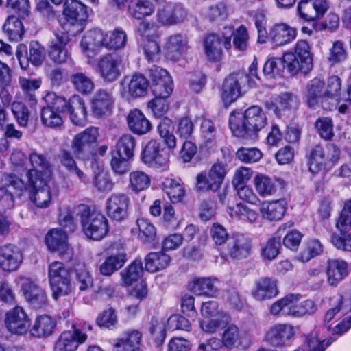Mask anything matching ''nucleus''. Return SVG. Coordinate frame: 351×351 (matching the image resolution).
Masks as SVG:
<instances>
[{
    "label": "nucleus",
    "instance_id": "23",
    "mask_svg": "<svg viewBox=\"0 0 351 351\" xmlns=\"http://www.w3.org/2000/svg\"><path fill=\"white\" fill-rule=\"evenodd\" d=\"M5 325L10 332L23 335L29 328L30 319L23 307L16 306L5 313Z\"/></svg>",
    "mask_w": 351,
    "mask_h": 351
},
{
    "label": "nucleus",
    "instance_id": "35",
    "mask_svg": "<svg viewBox=\"0 0 351 351\" xmlns=\"http://www.w3.org/2000/svg\"><path fill=\"white\" fill-rule=\"evenodd\" d=\"M70 119L73 124L84 126L87 123V110L84 100L79 95H75L67 101L66 107Z\"/></svg>",
    "mask_w": 351,
    "mask_h": 351
},
{
    "label": "nucleus",
    "instance_id": "9",
    "mask_svg": "<svg viewBox=\"0 0 351 351\" xmlns=\"http://www.w3.org/2000/svg\"><path fill=\"white\" fill-rule=\"evenodd\" d=\"M6 6L12 15L7 18L3 30L10 40L17 41L22 38L24 28L22 22L14 14L22 19L28 16L30 12L29 1H7Z\"/></svg>",
    "mask_w": 351,
    "mask_h": 351
},
{
    "label": "nucleus",
    "instance_id": "22",
    "mask_svg": "<svg viewBox=\"0 0 351 351\" xmlns=\"http://www.w3.org/2000/svg\"><path fill=\"white\" fill-rule=\"evenodd\" d=\"M26 53V45L19 44L17 46L16 55L23 69H27L29 62L34 66L41 65L45 58V48L37 41H32L29 43L28 56H25Z\"/></svg>",
    "mask_w": 351,
    "mask_h": 351
},
{
    "label": "nucleus",
    "instance_id": "56",
    "mask_svg": "<svg viewBox=\"0 0 351 351\" xmlns=\"http://www.w3.org/2000/svg\"><path fill=\"white\" fill-rule=\"evenodd\" d=\"M71 82L75 89L83 95H89L95 88L91 77L84 73H76L71 76Z\"/></svg>",
    "mask_w": 351,
    "mask_h": 351
},
{
    "label": "nucleus",
    "instance_id": "42",
    "mask_svg": "<svg viewBox=\"0 0 351 351\" xmlns=\"http://www.w3.org/2000/svg\"><path fill=\"white\" fill-rule=\"evenodd\" d=\"M239 74L230 75L226 77L221 88V99L226 106L235 101L240 95Z\"/></svg>",
    "mask_w": 351,
    "mask_h": 351
},
{
    "label": "nucleus",
    "instance_id": "34",
    "mask_svg": "<svg viewBox=\"0 0 351 351\" xmlns=\"http://www.w3.org/2000/svg\"><path fill=\"white\" fill-rule=\"evenodd\" d=\"M114 346L120 351H145L142 333L136 330L126 331L116 339Z\"/></svg>",
    "mask_w": 351,
    "mask_h": 351
},
{
    "label": "nucleus",
    "instance_id": "27",
    "mask_svg": "<svg viewBox=\"0 0 351 351\" xmlns=\"http://www.w3.org/2000/svg\"><path fill=\"white\" fill-rule=\"evenodd\" d=\"M285 199L262 201L259 205V212L262 217L270 221H280L287 210Z\"/></svg>",
    "mask_w": 351,
    "mask_h": 351
},
{
    "label": "nucleus",
    "instance_id": "32",
    "mask_svg": "<svg viewBox=\"0 0 351 351\" xmlns=\"http://www.w3.org/2000/svg\"><path fill=\"white\" fill-rule=\"evenodd\" d=\"M350 271L348 263L343 259H330L327 262V280L330 285H337Z\"/></svg>",
    "mask_w": 351,
    "mask_h": 351
},
{
    "label": "nucleus",
    "instance_id": "59",
    "mask_svg": "<svg viewBox=\"0 0 351 351\" xmlns=\"http://www.w3.org/2000/svg\"><path fill=\"white\" fill-rule=\"evenodd\" d=\"M138 239L143 243H151L156 237V228L147 219L140 218L136 221Z\"/></svg>",
    "mask_w": 351,
    "mask_h": 351
},
{
    "label": "nucleus",
    "instance_id": "54",
    "mask_svg": "<svg viewBox=\"0 0 351 351\" xmlns=\"http://www.w3.org/2000/svg\"><path fill=\"white\" fill-rule=\"evenodd\" d=\"M217 134L215 123L210 119L204 118L200 125V134L206 147H212L216 145Z\"/></svg>",
    "mask_w": 351,
    "mask_h": 351
},
{
    "label": "nucleus",
    "instance_id": "12",
    "mask_svg": "<svg viewBox=\"0 0 351 351\" xmlns=\"http://www.w3.org/2000/svg\"><path fill=\"white\" fill-rule=\"evenodd\" d=\"M171 152L158 140H150L144 147L141 158L143 162L151 167L162 171L167 170L169 166Z\"/></svg>",
    "mask_w": 351,
    "mask_h": 351
},
{
    "label": "nucleus",
    "instance_id": "57",
    "mask_svg": "<svg viewBox=\"0 0 351 351\" xmlns=\"http://www.w3.org/2000/svg\"><path fill=\"white\" fill-rule=\"evenodd\" d=\"M139 47L149 62H156L160 58L161 49L158 39L138 40Z\"/></svg>",
    "mask_w": 351,
    "mask_h": 351
},
{
    "label": "nucleus",
    "instance_id": "61",
    "mask_svg": "<svg viewBox=\"0 0 351 351\" xmlns=\"http://www.w3.org/2000/svg\"><path fill=\"white\" fill-rule=\"evenodd\" d=\"M155 6L152 1H129L128 11L137 19H143L152 14Z\"/></svg>",
    "mask_w": 351,
    "mask_h": 351
},
{
    "label": "nucleus",
    "instance_id": "51",
    "mask_svg": "<svg viewBox=\"0 0 351 351\" xmlns=\"http://www.w3.org/2000/svg\"><path fill=\"white\" fill-rule=\"evenodd\" d=\"M204 49L206 58L211 62H219L222 58V49L219 36L208 35L204 40Z\"/></svg>",
    "mask_w": 351,
    "mask_h": 351
},
{
    "label": "nucleus",
    "instance_id": "21",
    "mask_svg": "<svg viewBox=\"0 0 351 351\" xmlns=\"http://www.w3.org/2000/svg\"><path fill=\"white\" fill-rule=\"evenodd\" d=\"M130 198L124 193H113L106 201L107 216L112 221H122L129 215Z\"/></svg>",
    "mask_w": 351,
    "mask_h": 351
},
{
    "label": "nucleus",
    "instance_id": "14",
    "mask_svg": "<svg viewBox=\"0 0 351 351\" xmlns=\"http://www.w3.org/2000/svg\"><path fill=\"white\" fill-rule=\"evenodd\" d=\"M54 36L49 43V56L55 63H65L71 58L70 36L72 35L58 29L55 32Z\"/></svg>",
    "mask_w": 351,
    "mask_h": 351
},
{
    "label": "nucleus",
    "instance_id": "4",
    "mask_svg": "<svg viewBox=\"0 0 351 351\" xmlns=\"http://www.w3.org/2000/svg\"><path fill=\"white\" fill-rule=\"evenodd\" d=\"M221 152L222 158H217L212 165L208 171V176L203 172L197 176L196 185L198 189L217 191L221 186L230 170L229 165L232 161V156L228 148H221Z\"/></svg>",
    "mask_w": 351,
    "mask_h": 351
},
{
    "label": "nucleus",
    "instance_id": "58",
    "mask_svg": "<svg viewBox=\"0 0 351 351\" xmlns=\"http://www.w3.org/2000/svg\"><path fill=\"white\" fill-rule=\"evenodd\" d=\"M285 68L287 67L284 64V56L282 58L270 57L266 60L263 72L268 78H276L282 75Z\"/></svg>",
    "mask_w": 351,
    "mask_h": 351
},
{
    "label": "nucleus",
    "instance_id": "52",
    "mask_svg": "<svg viewBox=\"0 0 351 351\" xmlns=\"http://www.w3.org/2000/svg\"><path fill=\"white\" fill-rule=\"evenodd\" d=\"M293 296H295L297 299L289 305L287 312L289 315L299 317L307 314L313 313L316 311V306L313 300H306L298 303L301 299V295L293 294Z\"/></svg>",
    "mask_w": 351,
    "mask_h": 351
},
{
    "label": "nucleus",
    "instance_id": "36",
    "mask_svg": "<svg viewBox=\"0 0 351 351\" xmlns=\"http://www.w3.org/2000/svg\"><path fill=\"white\" fill-rule=\"evenodd\" d=\"M218 282L215 277H195L189 282L188 287L197 295L213 297L217 293Z\"/></svg>",
    "mask_w": 351,
    "mask_h": 351
},
{
    "label": "nucleus",
    "instance_id": "18",
    "mask_svg": "<svg viewBox=\"0 0 351 351\" xmlns=\"http://www.w3.org/2000/svg\"><path fill=\"white\" fill-rule=\"evenodd\" d=\"M304 98L306 104L311 108L322 106L324 110H331V105L325 94V82L320 77H315L307 84Z\"/></svg>",
    "mask_w": 351,
    "mask_h": 351
},
{
    "label": "nucleus",
    "instance_id": "29",
    "mask_svg": "<svg viewBox=\"0 0 351 351\" xmlns=\"http://www.w3.org/2000/svg\"><path fill=\"white\" fill-rule=\"evenodd\" d=\"M278 293L277 280L268 277L261 278L256 280L252 290V295L258 301L272 299Z\"/></svg>",
    "mask_w": 351,
    "mask_h": 351
},
{
    "label": "nucleus",
    "instance_id": "46",
    "mask_svg": "<svg viewBox=\"0 0 351 351\" xmlns=\"http://www.w3.org/2000/svg\"><path fill=\"white\" fill-rule=\"evenodd\" d=\"M127 39L125 31L117 27L112 31L104 32L103 47L110 50L121 49L126 45Z\"/></svg>",
    "mask_w": 351,
    "mask_h": 351
},
{
    "label": "nucleus",
    "instance_id": "10",
    "mask_svg": "<svg viewBox=\"0 0 351 351\" xmlns=\"http://www.w3.org/2000/svg\"><path fill=\"white\" fill-rule=\"evenodd\" d=\"M339 150L333 145L327 146L326 149L319 145L315 146L308 156L309 171L316 174L330 169L339 160Z\"/></svg>",
    "mask_w": 351,
    "mask_h": 351
},
{
    "label": "nucleus",
    "instance_id": "16",
    "mask_svg": "<svg viewBox=\"0 0 351 351\" xmlns=\"http://www.w3.org/2000/svg\"><path fill=\"white\" fill-rule=\"evenodd\" d=\"M26 301L34 308H38L47 304V296L44 289L29 277L19 276L15 280Z\"/></svg>",
    "mask_w": 351,
    "mask_h": 351
},
{
    "label": "nucleus",
    "instance_id": "63",
    "mask_svg": "<svg viewBox=\"0 0 351 351\" xmlns=\"http://www.w3.org/2000/svg\"><path fill=\"white\" fill-rule=\"evenodd\" d=\"M93 183L94 186L101 192H109L114 186L108 173L100 167H98L97 171H94Z\"/></svg>",
    "mask_w": 351,
    "mask_h": 351
},
{
    "label": "nucleus",
    "instance_id": "31",
    "mask_svg": "<svg viewBox=\"0 0 351 351\" xmlns=\"http://www.w3.org/2000/svg\"><path fill=\"white\" fill-rule=\"evenodd\" d=\"M98 136L99 131L96 127H89L83 132L77 134L71 142V149L73 154L77 157H80L87 147L96 143Z\"/></svg>",
    "mask_w": 351,
    "mask_h": 351
},
{
    "label": "nucleus",
    "instance_id": "1",
    "mask_svg": "<svg viewBox=\"0 0 351 351\" xmlns=\"http://www.w3.org/2000/svg\"><path fill=\"white\" fill-rule=\"evenodd\" d=\"M29 160L32 168L26 173L27 182L14 173H5L0 188L1 204L6 208H13L15 196L21 197L27 191L29 200L37 207L44 208L51 204V191L49 183L52 178L51 165L42 154L32 153Z\"/></svg>",
    "mask_w": 351,
    "mask_h": 351
},
{
    "label": "nucleus",
    "instance_id": "28",
    "mask_svg": "<svg viewBox=\"0 0 351 351\" xmlns=\"http://www.w3.org/2000/svg\"><path fill=\"white\" fill-rule=\"evenodd\" d=\"M104 32L100 29H93L87 32L80 42L82 53L87 58L95 56L103 47Z\"/></svg>",
    "mask_w": 351,
    "mask_h": 351
},
{
    "label": "nucleus",
    "instance_id": "26",
    "mask_svg": "<svg viewBox=\"0 0 351 351\" xmlns=\"http://www.w3.org/2000/svg\"><path fill=\"white\" fill-rule=\"evenodd\" d=\"M121 59L112 54L102 56L97 64L98 71L105 81L112 82L121 75Z\"/></svg>",
    "mask_w": 351,
    "mask_h": 351
},
{
    "label": "nucleus",
    "instance_id": "6",
    "mask_svg": "<svg viewBox=\"0 0 351 351\" xmlns=\"http://www.w3.org/2000/svg\"><path fill=\"white\" fill-rule=\"evenodd\" d=\"M284 64L292 74L300 71L306 73L313 68L312 47L305 40H299L295 45L294 52L284 53Z\"/></svg>",
    "mask_w": 351,
    "mask_h": 351
},
{
    "label": "nucleus",
    "instance_id": "7",
    "mask_svg": "<svg viewBox=\"0 0 351 351\" xmlns=\"http://www.w3.org/2000/svg\"><path fill=\"white\" fill-rule=\"evenodd\" d=\"M43 99L45 105L40 112L42 124L49 128H60L64 122L63 114L67 101L53 92L47 93Z\"/></svg>",
    "mask_w": 351,
    "mask_h": 351
},
{
    "label": "nucleus",
    "instance_id": "45",
    "mask_svg": "<svg viewBox=\"0 0 351 351\" xmlns=\"http://www.w3.org/2000/svg\"><path fill=\"white\" fill-rule=\"evenodd\" d=\"M56 320L49 315H42L38 316L31 329L33 336L37 337H47L51 335L56 328Z\"/></svg>",
    "mask_w": 351,
    "mask_h": 351
},
{
    "label": "nucleus",
    "instance_id": "15",
    "mask_svg": "<svg viewBox=\"0 0 351 351\" xmlns=\"http://www.w3.org/2000/svg\"><path fill=\"white\" fill-rule=\"evenodd\" d=\"M189 48L188 38L182 34H173L164 39L163 54L168 61L178 62L184 60Z\"/></svg>",
    "mask_w": 351,
    "mask_h": 351
},
{
    "label": "nucleus",
    "instance_id": "53",
    "mask_svg": "<svg viewBox=\"0 0 351 351\" xmlns=\"http://www.w3.org/2000/svg\"><path fill=\"white\" fill-rule=\"evenodd\" d=\"M144 272L141 260H135L121 272V279L125 285L129 286L138 281Z\"/></svg>",
    "mask_w": 351,
    "mask_h": 351
},
{
    "label": "nucleus",
    "instance_id": "2",
    "mask_svg": "<svg viewBox=\"0 0 351 351\" xmlns=\"http://www.w3.org/2000/svg\"><path fill=\"white\" fill-rule=\"evenodd\" d=\"M267 121L263 109L258 106H252L246 109L243 114L232 112L229 125L234 136L243 137L261 130L266 125Z\"/></svg>",
    "mask_w": 351,
    "mask_h": 351
},
{
    "label": "nucleus",
    "instance_id": "64",
    "mask_svg": "<svg viewBox=\"0 0 351 351\" xmlns=\"http://www.w3.org/2000/svg\"><path fill=\"white\" fill-rule=\"evenodd\" d=\"M236 157L243 163H255L262 158L263 153L257 147H242L237 151Z\"/></svg>",
    "mask_w": 351,
    "mask_h": 351
},
{
    "label": "nucleus",
    "instance_id": "11",
    "mask_svg": "<svg viewBox=\"0 0 351 351\" xmlns=\"http://www.w3.org/2000/svg\"><path fill=\"white\" fill-rule=\"evenodd\" d=\"M92 326L87 323L73 324L71 328L64 331L56 341L54 351H76L80 344L87 339L86 331L90 330Z\"/></svg>",
    "mask_w": 351,
    "mask_h": 351
},
{
    "label": "nucleus",
    "instance_id": "20",
    "mask_svg": "<svg viewBox=\"0 0 351 351\" xmlns=\"http://www.w3.org/2000/svg\"><path fill=\"white\" fill-rule=\"evenodd\" d=\"M24 259L23 251L14 244L0 245V270L5 273L16 271Z\"/></svg>",
    "mask_w": 351,
    "mask_h": 351
},
{
    "label": "nucleus",
    "instance_id": "55",
    "mask_svg": "<svg viewBox=\"0 0 351 351\" xmlns=\"http://www.w3.org/2000/svg\"><path fill=\"white\" fill-rule=\"evenodd\" d=\"M136 147L135 138L129 134L121 136L117 141L115 149L112 152L119 154L123 157L132 158Z\"/></svg>",
    "mask_w": 351,
    "mask_h": 351
},
{
    "label": "nucleus",
    "instance_id": "3",
    "mask_svg": "<svg viewBox=\"0 0 351 351\" xmlns=\"http://www.w3.org/2000/svg\"><path fill=\"white\" fill-rule=\"evenodd\" d=\"M76 216L80 218L82 230L90 239L100 241L109 231L107 218L100 213L92 210L85 204H80L75 208Z\"/></svg>",
    "mask_w": 351,
    "mask_h": 351
},
{
    "label": "nucleus",
    "instance_id": "25",
    "mask_svg": "<svg viewBox=\"0 0 351 351\" xmlns=\"http://www.w3.org/2000/svg\"><path fill=\"white\" fill-rule=\"evenodd\" d=\"M295 335L294 327L289 324H276L267 331L265 339L267 342L275 347L286 345Z\"/></svg>",
    "mask_w": 351,
    "mask_h": 351
},
{
    "label": "nucleus",
    "instance_id": "13",
    "mask_svg": "<svg viewBox=\"0 0 351 351\" xmlns=\"http://www.w3.org/2000/svg\"><path fill=\"white\" fill-rule=\"evenodd\" d=\"M149 81L142 73L125 76L120 82L119 92L125 99L141 98L147 95Z\"/></svg>",
    "mask_w": 351,
    "mask_h": 351
},
{
    "label": "nucleus",
    "instance_id": "30",
    "mask_svg": "<svg viewBox=\"0 0 351 351\" xmlns=\"http://www.w3.org/2000/svg\"><path fill=\"white\" fill-rule=\"evenodd\" d=\"M328 9L327 1H300L297 14L305 21H314L323 16Z\"/></svg>",
    "mask_w": 351,
    "mask_h": 351
},
{
    "label": "nucleus",
    "instance_id": "40",
    "mask_svg": "<svg viewBox=\"0 0 351 351\" xmlns=\"http://www.w3.org/2000/svg\"><path fill=\"white\" fill-rule=\"evenodd\" d=\"M278 180L263 173H258L253 180L256 192L260 197L265 198L274 195L278 191Z\"/></svg>",
    "mask_w": 351,
    "mask_h": 351
},
{
    "label": "nucleus",
    "instance_id": "37",
    "mask_svg": "<svg viewBox=\"0 0 351 351\" xmlns=\"http://www.w3.org/2000/svg\"><path fill=\"white\" fill-rule=\"evenodd\" d=\"M127 123L131 132L137 135H144L152 128L151 122L142 111L137 108L131 110L127 116Z\"/></svg>",
    "mask_w": 351,
    "mask_h": 351
},
{
    "label": "nucleus",
    "instance_id": "8",
    "mask_svg": "<svg viewBox=\"0 0 351 351\" xmlns=\"http://www.w3.org/2000/svg\"><path fill=\"white\" fill-rule=\"evenodd\" d=\"M341 87L342 82L339 76H330L325 82V94L331 110L338 104L339 112L345 114L351 106V72L346 81V93H341Z\"/></svg>",
    "mask_w": 351,
    "mask_h": 351
},
{
    "label": "nucleus",
    "instance_id": "24",
    "mask_svg": "<svg viewBox=\"0 0 351 351\" xmlns=\"http://www.w3.org/2000/svg\"><path fill=\"white\" fill-rule=\"evenodd\" d=\"M223 46L226 49H231L232 45L231 38H233V46L239 51H245L249 45V34L244 25H241L234 30L232 26H225L222 30Z\"/></svg>",
    "mask_w": 351,
    "mask_h": 351
},
{
    "label": "nucleus",
    "instance_id": "62",
    "mask_svg": "<svg viewBox=\"0 0 351 351\" xmlns=\"http://www.w3.org/2000/svg\"><path fill=\"white\" fill-rule=\"evenodd\" d=\"M136 34L138 36V40L158 39L160 34L158 30V26L154 22L142 21L137 28Z\"/></svg>",
    "mask_w": 351,
    "mask_h": 351
},
{
    "label": "nucleus",
    "instance_id": "41",
    "mask_svg": "<svg viewBox=\"0 0 351 351\" xmlns=\"http://www.w3.org/2000/svg\"><path fill=\"white\" fill-rule=\"evenodd\" d=\"M252 250V239L249 235L235 234L233 236L232 246L230 250V255L236 259L248 257Z\"/></svg>",
    "mask_w": 351,
    "mask_h": 351
},
{
    "label": "nucleus",
    "instance_id": "60",
    "mask_svg": "<svg viewBox=\"0 0 351 351\" xmlns=\"http://www.w3.org/2000/svg\"><path fill=\"white\" fill-rule=\"evenodd\" d=\"M78 206L63 205L60 208L58 221L61 226L67 229L69 232H73L76 228L74 220V215H76L75 208Z\"/></svg>",
    "mask_w": 351,
    "mask_h": 351
},
{
    "label": "nucleus",
    "instance_id": "44",
    "mask_svg": "<svg viewBox=\"0 0 351 351\" xmlns=\"http://www.w3.org/2000/svg\"><path fill=\"white\" fill-rule=\"evenodd\" d=\"M226 211L232 220H243L252 223L259 218V214L256 210L242 202L237 203L235 207L228 206Z\"/></svg>",
    "mask_w": 351,
    "mask_h": 351
},
{
    "label": "nucleus",
    "instance_id": "17",
    "mask_svg": "<svg viewBox=\"0 0 351 351\" xmlns=\"http://www.w3.org/2000/svg\"><path fill=\"white\" fill-rule=\"evenodd\" d=\"M45 240L49 251L57 252L62 258H72L73 250L68 242V235L64 230L61 228L51 229L46 234Z\"/></svg>",
    "mask_w": 351,
    "mask_h": 351
},
{
    "label": "nucleus",
    "instance_id": "38",
    "mask_svg": "<svg viewBox=\"0 0 351 351\" xmlns=\"http://www.w3.org/2000/svg\"><path fill=\"white\" fill-rule=\"evenodd\" d=\"M297 30L286 24H278L270 30L269 40L275 47L282 46L294 40Z\"/></svg>",
    "mask_w": 351,
    "mask_h": 351
},
{
    "label": "nucleus",
    "instance_id": "5",
    "mask_svg": "<svg viewBox=\"0 0 351 351\" xmlns=\"http://www.w3.org/2000/svg\"><path fill=\"white\" fill-rule=\"evenodd\" d=\"M91 12L92 10L82 1H65L63 11L65 21L61 22L60 29L72 36H76L84 29Z\"/></svg>",
    "mask_w": 351,
    "mask_h": 351
},
{
    "label": "nucleus",
    "instance_id": "48",
    "mask_svg": "<svg viewBox=\"0 0 351 351\" xmlns=\"http://www.w3.org/2000/svg\"><path fill=\"white\" fill-rule=\"evenodd\" d=\"M126 261V254L124 252L110 255L99 265V273L104 276H110L120 269Z\"/></svg>",
    "mask_w": 351,
    "mask_h": 351
},
{
    "label": "nucleus",
    "instance_id": "33",
    "mask_svg": "<svg viewBox=\"0 0 351 351\" xmlns=\"http://www.w3.org/2000/svg\"><path fill=\"white\" fill-rule=\"evenodd\" d=\"M298 106V100L293 95L286 93L280 96L274 98L267 104V108L272 111L277 117L286 116L291 110H295Z\"/></svg>",
    "mask_w": 351,
    "mask_h": 351
},
{
    "label": "nucleus",
    "instance_id": "19",
    "mask_svg": "<svg viewBox=\"0 0 351 351\" xmlns=\"http://www.w3.org/2000/svg\"><path fill=\"white\" fill-rule=\"evenodd\" d=\"M156 14L158 23L165 27H171L181 23L186 17V12L180 4L159 1Z\"/></svg>",
    "mask_w": 351,
    "mask_h": 351
},
{
    "label": "nucleus",
    "instance_id": "47",
    "mask_svg": "<svg viewBox=\"0 0 351 351\" xmlns=\"http://www.w3.org/2000/svg\"><path fill=\"white\" fill-rule=\"evenodd\" d=\"M158 133L165 145V148L170 152H173L177 146V139L173 134L172 121L168 118H165L157 126Z\"/></svg>",
    "mask_w": 351,
    "mask_h": 351
},
{
    "label": "nucleus",
    "instance_id": "43",
    "mask_svg": "<svg viewBox=\"0 0 351 351\" xmlns=\"http://www.w3.org/2000/svg\"><path fill=\"white\" fill-rule=\"evenodd\" d=\"M162 189L173 204L181 202L186 194L184 184L180 180L172 178L164 180Z\"/></svg>",
    "mask_w": 351,
    "mask_h": 351
},
{
    "label": "nucleus",
    "instance_id": "39",
    "mask_svg": "<svg viewBox=\"0 0 351 351\" xmlns=\"http://www.w3.org/2000/svg\"><path fill=\"white\" fill-rule=\"evenodd\" d=\"M114 99L112 91L99 89L91 99V108L96 115L100 116L108 112L114 104Z\"/></svg>",
    "mask_w": 351,
    "mask_h": 351
},
{
    "label": "nucleus",
    "instance_id": "49",
    "mask_svg": "<svg viewBox=\"0 0 351 351\" xmlns=\"http://www.w3.org/2000/svg\"><path fill=\"white\" fill-rule=\"evenodd\" d=\"M170 256L163 252H150L145 258V268L154 273L165 269L170 263Z\"/></svg>",
    "mask_w": 351,
    "mask_h": 351
},
{
    "label": "nucleus",
    "instance_id": "50",
    "mask_svg": "<svg viewBox=\"0 0 351 351\" xmlns=\"http://www.w3.org/2000/svg\"><path fill=\"white\" fill-rule=\"evenodd\" d=\"M286 229V224L279 227L276 234L269 239L267 243L263 246L261 256L264 259L273 260L279 254L280 247V236Z\"/></svg>",
    "mask_w": 351,
    "mask_h": 351
}]
</instances>
